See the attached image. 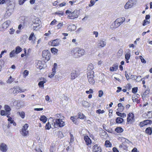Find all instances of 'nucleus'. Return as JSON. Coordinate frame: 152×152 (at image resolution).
I'll return each mask as SVG.
<instances>
[{"label":"nucleus","mask_w":152,"mask_h":152,"mask_svg":"<svg viewBox=\"0 0 152 152\" xmlns=\"http://www.w3.org/2000/svg\"><path fill=\"white\" fill-rule=\"evenodd\" d=\"M75 58H78L83 56L85 53V50L82 48H74L71 51Z\"/></svg>","instance_id":"1"},{"label":"nucleus","mask_w":152,"mask_h":152,"mask_svg":"<svg viewBox=\"0 0 152 152\" xmlns=\"http://www.w3.org/2000/svg\"><path fill=\"white\" fill-rule=\"evenodd\" d=\"M52 124L55 128H57L58 126L61 127L65 125V123L61 119L56 118V119H54L53 123H52Z\"/></svg>","instance_id":"2"},{"label":"nucleus","mask_w":152,"mask_h":152,"mask_svg":"<svg viewBox=\"0 0 152 152\" xmlns=\"http://www.w3.org/2000/svg\"><path fill=\"white\" fill-rule=\"evenodd\" d=\"M94 72L93 71H90L87 74L88 80L89 83L91 85H94L95 83V80L94 78Z\"/></svg>","instance_id":"3"},{"label":"nucleus","mask_w":152,"mask_h":152,"mask_svg":"<svg viewBox=\"0 0 152 152\" xmlns=\"http://www.w3.org/2000/svg\"><path fill=\"white\" fill-rule=\"evenodd\" d=\"M28 127V124H26L23 126L21 131H20V134L23 136H26L28 134V131L27 130Z\"/></svg>","instance_id":"4"},{"label":"nucleus","mask_w":152,"mask_h":152,"mask_svg":"<svg viewBox=\"0 0 152 152\" xmlns=\"http://www.w3.org/2000/svg\"><path fill=\"white\" fill-rule=\"evenodd\" d=\"M41 21L38 18H36L32 21L33 26V29L34 30H36L38 29V27L39 26V23Z\"/></svg>","instance_id":"5"},{"label":"nucleus","mask_w":152,"mask_h":152,"mask_svg":"<svg viewBox=\"0 0 152 152\" xmlns=\"http://www.w3.org/2000/svg\"><path fill=\"white\" fill-rule=\"evenodd\" d=\"M42 56L43 58H45V59L48 61L50 59L51 56L50 53L48 50H44L42 53Z\"/></svg>","instance_id":"6"},{"label":"nucleus","mask_w":152,"mask_h":152,"mask_svg":"<svg viewBox=\"0 0 152 152\" xmlns=\"http://www.w3.org/2000/svg\"><path fill=\"white\" fill-rule=\"evenodd\" d=\"M127 122L129 124H131L134 121V114L132 113H130L127 116Z\"/></svg>","instance_id":"7"},{"label":"nucleus","mask_w":152,"mask_h":152,"mask_svg":"<svg viewBox=\"0 0 152 152\" xmlns=\"http://www.w3.org/2000/svg\"><path fill=\"white\" fill-rule=\"evenodd\" d=\"M79 14V12L77 10H75L69 14V17H70V19H74L78 17Z\"/></svg>","instance_id":"8"},{"label":"nucleus","mask_w":152,"mask_h":152,"mask_svg":"<svg viewBox=\"0 0 152 152\" xmlns=\"http://www.w3.org/2000/svg\"><path fill=\"white\" fill-rule=\"evenodd\" d=\"M54 119L52 118H50L48 120V122L46 124L45 126L46 129L49 130L51 128L50 123H53Z\"/></svg>","instance_id":"9"},{"label":"nucleus","mask_w":152,"mask_h":152,"mask_svg":"<svg viewBox=\"0 0 152 152\" xmlns=\"http://www.w3.org/2000/svg\"><path fill=\"white\" fill-rule=\"evenodd\" d=\"M133 6V0H129L124 6L126 9L131 8Z\"/></svg>","instance_id":"10"},{"label":"nucleus","mask_w":152,"mask_h":152,"mask_svg":"<svg viewBox=\"0 0 152 152\" xmlns=\"http://www.w3.org/2000/svg\"><path fill=\"white\" fill-rule=\"evenodd\" d=\"M20 88L18 86H15L10 89V90L14 94H16L18 93L19 92Z\"/></svg>","instance_id":"11"},{"label":"nucleus","mask_w":152,"mask_h":152,"mask_svg":"<svg viewBox=\"0 0 152 152\" xmlns=\"http://www.w3.org/2000/svg\"><path fill=\"white\" fill-rule=\"evenodd\" d=\"M78 76L77 72L76 70H73L71 73V78L72 80L75 79Z\"/></svg>","instance_id":"12"},{"label":"nucleus","mask_w":152,"mask_h":152,"mask_svg":"<svg viewBox=\"0 0 152 152\" xmlns=\"http://www.w3.org/2000/svg\"><path fill=\"white\" fill-rule=\"evenodd\" d=\"M7 149V145L4 143H1L0 145V150L3 152H6Z\"/></svg>","instance_id":"13"},{"label":"nucleus","mask_w":152,"mask_h":152,"mask_svg":"<svg viewBox=\"0 0 152 152\" xmlns=\"http://www.w3.org/2000/svg\"><path fill=\"white\" fill-rule=\"evenodd\" d=\"M92 151L94 152H101V148L100 147L98 146L96 144L93 147Z\"/></svg>","instance_id":"14"},{"label":"nucleus","mask_w":152,"mask_h":152,"mask_svg":"<svg viewBox=\"0 0 152 152\" xmlns=\"http://www.w3.org/2000/svg\"><path fill=\"white\" fill-rule=\"evenodd\" d=\"M118 64H114L113 65V66L110 67V70L112 72L116 71L118 69Z\"/></svg>","instance_id":"15"},{"label":"nucleus","mask_w":152,"mask_h":152,"mask_svg":"<svg viewBox=\"0 0 152 152\" xmlns=\"http://www.w3.org/2000/svg\"><path fill=\"white\" fill-rule=\"evenodd\" d=\"M106 43L105 41L100 40L99 41V42L97 44V46L98 48H103L106 45Z\"/></svg>","instance_id":"16"},{"label":"nucleus","mask_w":152,"mask_h":152,"mask_svg":"<svg viewBox=\"0 0 152 152\" xmlns=\"http://www.w3.org/2000/svg\"><path fill=\"white\" fill-rule=\"evenodd\" d=\"M84 139L87 145H88L91 144V140L88 136H85Z\"/></svg>","instance_id":"17"},{"label":"nucleus","mask_w":152,"mask_h":152,"mask_svg":"<svg viewBox=\"0 0 152 152\" xmlns=\"http://www.w3.org/2000/svg\"><path fill=\"white\" fill-rule=\"evenodd\" d=\"M60 42L59 39H58L53 40L52 43V45L54 46H58L60 44Z\"/></svg>","instance_id":"18"},{"label":"nucleus","mask_w":152,"mask_h":152,"mask_svg":"<svg viewBox=\"0 0 152 152\" xmlns=\"http://www.w3.org/2000/svg\"><path fill=\"white\" fill-rule=\"evenodd\" d=\"M10 23V20H8L3 23L2 24V28H3L6 29L9 26Z\"/></svg>","instance_id":"19"},{"label":"nucleus","mask_w":152,"mask_h":152,"mask_svg":"<svg viewBox=\"0 0 152 152\" xmlns=\"http://www.w3.org/2000/svg\"><path fill=\"white\" fill-rule=\"evenodd\" d=\"M76 28V27L75 25L71 24L68 26L67 29L69 30L72 31V30H75Z\"/></svg>","instance_id":"20"},{"label":"nucleus","mask_w":152,"mask_h":152,"mask_svg":"<svg viewBox=\"0 0 152 152\" xmlns=\"http://www.w3.org/2000/svg\"><path fill=\"white\" fill-rule=\"evenodd\" d=\"M4 109L5 110V111L7 112V114L8 115H10V111L11 110V109L10 107L7 105H4Z\"/></svg>","instance_id":"21"},{"label":"nucleus","mask_w":152,"mask_h":152,"mask_svg":"<svg viewBox=\"0 0 152 152\" xmlns=\"http://www.w3.org/2000/svg\"><path fill=\"white\" fill-rule=\"evenodd\" d=\"M46 82V80L45 79L43 78V80L41 81L38 83V86L39 87L42 88H43L44 86V84Z\"/></svg>","instance_id":"22"},{"label":"nucleus","mask_w":152,"mask_h":152,"mask_svg":"<svg viewBox=\"0 0 152 152\" xmlns=\"http://www.w3.org/2000/svg\"><path fill=\"white\" fill-rule=\"evenodd\" d=\"M82 104L83 106L85 107H90L91 106L90 104L85 101H83L82 102Z\"/></svg>","instance_id":"23"},{"label":"nucleus","mask_w":152,"mask_h":152,"mask_svg":"<svg viewBox=\"0 0 152 152\" xmlns=\"http://www.w3.org/2000/svg\"><path fill=\"white\" fill-rule=\"evenodd\" d=\"M118 21L117 22H116V20L115 21L112 23L111 26H113V28H115L120 26V24H119V23Z\"/></svg>","instance_id":"24"},{"label":"nucleus","mask_w":152,"mask_h":152,"mask_svg":"<svg viewBox=\"0 0 152 152\" xmlns=\"http://www.w3.org/2000/svg\"><path fill=\"white\" fill-rule=\"evenodd\" d=\"M47 120V118L44 115H41L40 118V120L44 123L46 122Z\"/></svg>","instance_id":"25"},{"label":"nucleus","mask_w":152,"mask_h":152,"mask_svg":"<svg viewBox=\"0 0 152 152\" xmlns=\"http://www.w3.org/2000/svg\"><path fill=\"white\" fill-rule=\"evenodd\" d=\"M124 119L118 117L116 119V122L117 123L121 124L123 122Z\"/></svg>","instance_id":"26"},{"label":"nucleus","mask_w":152,"mask_h":152,"mask_svg":"<svg viewBox=\"0 0 152 152\" xmlns=\"http://www.w3.org/2000/svg\"><path fill=\"white\" fill-rule=\"evenodd\" d=\"M145 131L146 133L151 135L152 133V129L151 127H149L146 129Z\"/></svg>","instance_id":"27"},{"label":"nucleus","mask_w":152,"mask_h":152,"mask_svg":"<svg viewBox=\"0 0 152 152\" xmlns=\"http://www.w3.org/2000/svg\"><path fill=\"white\" fill-rule=\"evenodd\" d=\"M42 61H39L36 65V66L37 68H39L40 69H41L42 68V64H41Z\"/></svg>","instance_id":"28"},{"label":"nucleus","mask_w":152,"mask_h":152,"mask_svg":"<svg viewBox=\"0 0 152 152\" xmlns=\"http://www.w3.org/2000/svg\"><path fill=\"white\" fill-rule=\"evenodd\" d=\"M22 50V49L18 46L15 48V51L16 52V54H18L21 52Z\"/></svg>","instance_id":"29"},{"label":"nucleus","mask_w":152,"mask_h":152,"mask_svg":"<svg viewBox=\"0 0 152 152\" xmlns=\"http://www.w3.org/2000/svg\"><path fill=\"white\" fill-rule=\"evenodd\" d=\"M115 131L118 133H121L123 131V129L121 127H118L115 129Z\"/></svg>","instance_id":"30"},{"label":"nucleus","mask_w":152,"mask_h":152,"mask_svg":"<svg viewBox=\"0 0 152 152\" xmlns=\"http://www.w3.org/2000/svg\"><path fill=\"white\" fill-rule=\"evenodd\" d=\"M152 117V111H149L148 112V113L146 115V118H151Z\"/></svg>","instance_id":"31"},{"label":"nucleus","mask_w":152,"mask_h":152,"mask_svg":"<svg viewBox=\"0 0 152 152\" xmlns=\"http://www.w3.org/2000/svg\"><path fill=\"white\" fill-rule=\"evenodd\" d=\"M78 117L80 119H83L85 118V115L82 113H79L78 114Z\"/></svg>","instance_id":"32"},{"label":"nucleus","mask_w":152,"mask_h":152,"mask_svg":"<svg viewBox=\"0 0 152 152\" xmlns=\"http://www.w3.org/2000/svg\"><path fill=\"white\" fill-rule=\"evenodd\" d=\"M16 54V52H15V50H12L10 54V57L12 58L14 57L15 54Z\"/></svg>","instance_id":"33"},{"label":"nucleus","mask_w":152,"mask_h":152,"mask_svg":"<svg viewBox=\"0 0 152 152\" xmlns=\"http://www.w3.org/2000/svg\"><path fill=\"white\" fill-rule=\"evenodd\" d=\"M52 72L49 75V77L50 78L53 77L56 73V70L52 69Z\"/></svg>","instance_id":"34"},{"label":"nucleus","mask_w":152,"mask_h":152,"mask_svg":"<svg viewBox=\"0 0 152 152\" xmlns=\"http://www.w3.org/2000/svg\"><path fill=\"white\" fill-rule=\"evenodd\" d=\"M51 52L54 54L58 52V50L57 49L55 48H52L51 49Z\"/></svg>","instance_id":"35"},{"label":"nucleus","mask_w":152,"mask_h":152,"mask_svg":"<svg viewBox=\"0 0 152 152\" xmlns=\"http://www.w3.org/2000/svg\"><path fill=\"white\" fill-rule=\"evenodd\" d=\"M14 80V79L12 78L11 76H10L9 78L7 80V83L9 84L11 83Z\"/></svg>","instance_id":"36"},{"label":"nucleus","mask_w":152,"mask_h":152,"mask_svg":"<svg viewBox=\"0 0 152 152\" xmlns=\"http://www.w3.org/2000/svg\"><path fill=\"white\" fill-rule=\"evenodd\" d=\"M105 145L107 147H111L112 145L109 141L106 140L105 142Z\"/></svg>","instance_id":"37"},{"label":"nucleus","mask_w":152,"mask_h":152,"mask_svg":"<svg viewBox=\"0 0 152 152\" xmlns=\"http://www.w3.org/2000/svg\"><path fill=\"white\" fill-rule=\"evenodd\" d=\"M10 2V0H0V4L8 3Z\"/></svg>","instance_id":"38"},{"label":"nucleus","mask_w":152,"mask_h":152,"mask_svg":"<svg viewBox=\"0 0 152 152\" xmlns=\"http://www.w3.org/2000/svg\"><path fill=\"white\" fill-rule=\"evenodd\" d=\"M144 121L145 125L149 124H151L152 123V121L150 120H144Z\"/></svg>","instance_id":"39"},{"label":"nucleus","mask_w":152,"mask_h":152,"mask_svg":"<svg viewBox=\"0 0 152 152\" xmlns=\"http://www.w3.org/2000/svg\"><path fill=\"white\" fill-rule=\"evenodd\" d=\"M130 57V53H126L125 55V58L126 60H128L129 59Z\"/></svg>","instance_id":"40"},{"label":"nucleus","mask_w":152,"mask_h":152,"mask_svg":"<svg viewBox=\"0 0 152 152\" xmlns=\"http://www.w3.org/2000/svg\"><path fill=\"white\" fill-rule=\"evenodd\" d=\"M63 24L62 23H60L57 26L58 29H60L63 26Z\"/></svg>","instance_id":"41"},{"label":"nucleus","mask_w":152,"mask_h":152,"mask_svg":"<svg viewBox=\"0 0 152 152\" xmlns=\"http://www.w3.org/2000/svg\"><path fill=\"white\" fill-rule=\"evenodd\" d=\"M18 113L20 116L22 118H23L25 117V113L24 112H19Z\"/></svg>","instance_id":"42"},{"label":"nucleus","mask_w":152,"mask_h":152,"mask_svg":"<svg viewBox=\"0 0 152 152\" xmlns=\"http://www.w3.org/2000/svg\"><path fill=\"white\" fill-rule=\"evenodd\" d=\"M28 71L27 70H25L24 72H23V77H25L27 76L28 75Z\"/></svg>","instance_id":"43"},{"label":"nucleus","mask_w":152,"mask_h":152,"mask_svg":"<svg viewBox=\"0 0 152 152\" xmlns=\"http://www.w3.org/2000/svg\"><path fill=\"white\" fill-rule=\"evenodd\" d=\"M95 3V1H94V0H91L90 1V4H89L88 6L89 7H91L93 6Z\"/></svg>","instance_id":"44"},{"label":"nucleus","mask_w":152,"mask_h":152,"mask_svg":"<svg viewBox=\"0 0 152 152\" xmlns=\"http://www.w3.org/2000/svg\"><path fill=\"white\" fill-rule=\"evenodd\" d=\"M0 114L1 115H8V114H7L6 112L4 110H1Z\"/></svg>","instance_id":"45"},{"label":"nucleus","mask_w":152,"mask_h":152,"mask_svg":"<svg viewBox=\"0 0 152 152\" xmlns=\"http://www.w3.org/2000/svg\"><path fill=\"white\" fill-rule=\"evenodd\" d=\"M124 108L125 107L124 106H122L120 107H119L117 109V110L119 112H122L124 110Z\"/></svg>","instance_id":"46"},{"label":"nucleus","mask_w":152,"mask_h":152,"mask_svg":"<svg viewBox=\"0 0 152 152\" xmlns=\"http://www.w3.org/2000/svg\"><path fill=\"white\" fill-rule=\"evenodd\" d=\"M96 113L99 114H102L104 112V110H101L100 109H99L96 111Z\"/></svg>","instance_id":"47"},{"label":"nucleus","mask_w":152,"mask_h":152,"mask_svg":"<svg viewBox=\"0 0 152 152\" xmlns=\"http://www.w3.org/2000/svg\"><path fill=\"white\" fill-rule=\"evenodd\" d=\"M139 58L141 59V61L142 63L145 64L146 63L145 60L144 59L142 56H139Z\"/></svg>","instance_id":"48"},{"label":"nucleus","mask_w":152,"mask_h":152,"mask_svg":"<svg viewBox=\"0 0 152 152\" xmlns=\"http://www.w3.org/2000/svg\"><path fill=\"white\" fill-rule=\"evenodd\" d=\"M70 142H72L74 141V137L73 135L71 133H70Z\"/></svg>","instance_id":"49"},{"label":"nucleus","mask_w":152,"mask_h":152,"mask_svg":"<svg viewBox=\"0 0 152 152\" xmlns=\"http://www.w3.org/2000/svg\"><path fill=\"white\" fill-rule=\"evenodd\" d=\"M138 88L137 87H134L132 89V92L133 93H135L137 92Z\"/></svg>","instance_id":"50"},{"label":"nucleus","mask_w":152,"mask_h":152,"mask_svg":"<svg viewBox=\"0 0 152 152\" xmlns=\"http://www.w3.org/2000/svg\"><path fill=\"white\" fill-rule=\"evenodd\" d=\"M94 68L93 66V65L92 64H91L89 65L88 67V69L89 70L90 69L91 70V71H92V70L94 69Z\"/></svg>","instance_id":"51"},{"label":"nucleus","mask_w":152,"mask_h":152,"mask_svg":"<svg viewBox=\"0 0 152 152\" xmlns=\"http://www.w3.org/2000/svg\"><path fill=\"white\" fill-rule=\"evenodd\" d=\"M55 14L58 15L60 16H61L64 15V13L63 12H57L55 13Z\"/></svg>","instance_id":"52"},{"label":"nucleus","mask_w":152,"mask_h":152,"mask_svg":"<svg viewBox=\"0 0 152 152\" xmlns=\"http://www.w3.org/2000/svg\"><path fill=\"white\" fill-rule=\"evenodd\" d=\"M103 93L102 91L100 90L99 91V97H101L103 95Z\"/></svg>","instance_id":"53"},{"label":"nucleus","mask_w":152,"mask_h":152,"mask_svg":"<svg viewBox=\"0 0 152 152\" xmlns=\"http://www.w3.org/2000/svg\"><path fill=\"white\" fill-rule=\"evenodd\" d=\"M34 36V33L33 32H32L29 38H28V39L29 40H31L32 39V37Z\"/></svg>","instance_id":"54"},{"label":"nucleus","mask_w":152,"mask_h":152,"mask_svg":"<svg viewBox=\"0 0 152 152\" xmlns=\"http://www.w3.org/2000/svg\"><path fill=\"white\" fill-rule=\"evenodd\" d=\"M17 106L18 107H22V105H21V102L20 101H18L17 102Z\"/></svg>","instance_id":"55"},{"label":"nucleus","mask_w":152,"mask_h":152,"mask_svg":"<svg viewBox=\"0 0 152 152\" xmlns=\"http://www.w3.org/2000/svg\"><path fill=\"white\" fill-rule=\"evenodd\" d=\"M26 0H19V4L20 5L23 4Z\"/></svg>","instance_id":"56"},{"label":"nucleus","mask_w":152,"mask_h":152,"mask_svg":"<svg viewBox=\"0 0 152 152\" xmlns=\"http://www.w3.org/2000/svg\"><path fill=\"white\" fill-rule=\"evenodd\" d=\"M132 99L133 102H136L138 101V99L137 98H136L135 96H133Z\"/></svg>","instance_id":"57"},{"label":"nucleus","mask_w":152,"mask_h":152,"mask_svg":"<svg viewBox=\"0 0 152 152\" xmlns=\"http://www.w3.org/2000/svg\"><path fill=\"white\" fill-rule=\"evenodd\" d=\"M86 93L87 94H89L93 93V91L92 89H90L89 91H86Z\"/></svg>","instance_id":"58"},{"label":"nucleus","mask_w":152,"mask_h":152,"mask_svg":"<svg viewBox=\"0 0 152 152\" xmlns=\"http://www.w3.org/2000/svg\"><path fill=\"white\" fill-rule=\"evenodd\" d=\"M149 23V22L148 20H144L143 21V23L142 24V25L143 26H145L146 24V23Z\"/></svg>","instance_id":"59"},{"label":"nucleus","mask_w":152,"mask_h":152,"mask_svg":"<svg viewBox=\"0 0 152 152\" xmlns=\"http://www.w3.org/2000/svg\"><path fill=\"white\" fill-rule=\"evenodd\" d=\"M149 90H147L145 91L143 93V95L145 96V95H147L149 93Z\"/></svg>","instance_id":"60"},{"label":"nucleus","mask_w":152,"mask_h":152,"mask_svg":"<svg viewBox=\"0 0 152 152\" xmlns=\"http://www.w3.org/2000/svg\"><path fill=\"white\" fill-rule=\"evenodd\" d=\"M10 34H12L14 33V32H15V30L13 29L12 28H11L10 29Z\"/></svg>","instance_id":"61"},{"label":"nucleus","mask_w":152,"mask_h":152,"mask_svg":"<svg viewBox=\"0 0 152 152\" xmlns=\"http://www.w3.org/2000/svg\"><path fill=\"white\" fill-rule=\"evenodd\" d=\"M143 122H144V121H143L142 122H141L140 123L139 125L140 127H142L143 126L145 125L144 123Z\"/></svg>","instance_id":"62"},{"label":"nucleus","mask_w":152,"mask_h":152,"mask_svg":"<svg viewBox=\"0 0 152 152\" xmlns=\"http://www.w3.org/2000/svg\"><path fill=\"white\" fill-rule=\"evenodd\" d=\"M56 22H57V21L55 19H54L51 22L50 25H54L55 24Z\"/></svg>","instance_id":"63"},{"label":"nucleus","mask_w":152,"mask_h":152,"mask_svg":"<svg viewBox=\"0 0 152 152\" xmlns=\"http://www.w3.org/2000/svg\"><path fill=\"white\" fill-rule=\"evenodd\" d=\"M57 64L56 63H55L54 64H53V67L52 69H54L55 70H56V69L57 68Z\"/></svg>","instance_id":"64"}]
</instances>
